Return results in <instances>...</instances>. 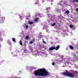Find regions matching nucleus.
<instances>
[{
	"label": "nucleus",
	"instance_id": "1",
	"mask_svg": "<svg viewBox=\"0 0 78 78\" xmlns=\"http://www.w3.org/2000/svg\"><path fill=\"white\" fill-rule=\"evenodd\" d=\"M34 72V75L36 76H46L50 75V74L48 73V72L44 68L37 69Z\"/></svg>",
	"mask_w": 78,
	"mask_h": 78
},
{
	"label": "nucleus",
	"instance_id": "2",
	"mask_svg": "<svg viewBox=\"0 0 78 78\" xmlns=\"http://www.w3.org/2000/svg\"><path fill=\"white\" fill-rule=\"evenodd\" d=\"M63 75H65V76H69L71 77V78H74L75 76L72 73H69L67 72H64L63 73Z\"/></svg>",
	"mask_w": 78,
	"mask_h": 78
},
{
	"label": "nucleus",
	"instance_id": "3",
	"mask_svg": "<svg viewBox=\"0 0 78 78\" xmlns=\"http://www.w3.org/2000/svg\"><path fill=\"white\" fill-rule=\"evenodd\" d=\"M56 48L54 47H51L49 48V51H51V50H55Z\"/></svg>",
	"mask_w": 78,
	"mask_h": 78
},
{
	"label": "nucleus",
	"instance_id": "4",
	"mask_svg": "<svg viewBox=\"0 0 78 78\" xmlns=\"http://www.w3.org/2000/svg\"><path fill=\"white\" fill-rule=\"evenodd\" d=\"M69 47L70 49L71 50H74V48H73V46L72 45H69Z\"/></svg>",
	"mask_w": 78,
	"mask_h": 78
},
{
	"label": "nucleus",
	"instance_id": "5",
	"mask_svg": "<svg viewBox=\"0 0 78 78\" xmlns=\"http://www.w3.org/2000/svg\"><path fill=\"white\" fill-rule=\"evenodd\" d=\"M39 20V18H36L34 19V21L35 22H38V21Z\"/></svg>",
	"mask_w": 78,
	"mask_h": 78
},
{
	"label": "nucleus",
	"instance_id": "6",
	"mask_svg": "<svg viewBox=\"0 0 78 78\" xmlns=\"http://www.w3.org/2000/svg\"><path fill=\"white\" fill-rule=\"evenodd\" d=\"M76 2L77 3H78V0H73L72 2V3H76Z\"/></svg>",
	"mask_w": 78,
	"mask_h": 78
},
{
	"label": "nucleus",
	"instance_id": "7",
	"mask_svg": "<svg viewBox=\"0 0 78 78\" xmlns=\"http://www.w3.org/2000/svg\"><path fill=\"white\" fill-rule=\"evenodd\" d=\"M59 48V45H57L56 47V48H55V50H58V49Z\"/></svg>",
	"mask_w": 78,
	"mask_h": 78
},
{
	"label": "nucleus",
	"instance_id": "8",
	"mask_svg": "<svg viewBox=\"0 0 78 78\" xmlns=\"http://www.w3.org/2000/svg\"><path fill=\"white\" fill-rule=\"evenodd\" d=\"M19 44L20 45H21V46H22L23 45V44H22V41L20 40L19 42Z\"/></svg>",
	"mask_w": 78,
	"mask_h": 78
},
{
	"label": "nucleus",
	"instance_id": "9",
	"mask_svg": "<svg viewBox=\"0 0 78 78\" xmlns=\"http://www.w3.org/2000/svg\"><path fill=\"white\" fill-rule=\"evenodd\" d=\"M28 23H29V25H32V24H33V22H32L29 21Z\"/></svg>",
	"mask_w": 78,
	"mask_h": 78
},
{
	"label": "nucleus",
	"instance_id": "10",
	"mask_svg": "<svg viewBox=\"0 0 78 78\" xmlns=\"http://www.w3.org/2000/svg\"><path fill=\"white\" fill-rule=\"evenodd\" d=\"M29 39V36H26V39L27 40V39Z\"/></svg>",
	"mask_w": 78,
	"mask_h": 78
},
{
	"label": "nucleus",
	"instance_id": "11",
	"mask_svg": "<svg viewBox=\"0 0 78 78\" xmlns=\"http://www.w3.org/2000/svg\"><path fill=\"white\" fill-rule=\"evenodd\" d=\"M12 40L13 42H16V40L15 39V38H13Z\"/></svg>",
	"mask_w": 78,
	"mask_h": 78
},
{
	"label": "nucleus",
	"instance_id": "12",
	"mask_svg": "<svg viewBox=\"0 0 78 78\" xmlns=\"http://www.w3.org/2000/svg\"><path fill=\"white\" fill-rule=\"evenodd\" d=\"M49 9H51V8L50 7H49V8H46V10L47 11H48V10H49Z\"/></svg>",
	"mask_w": 78,
	"mask_h": 78
},
{
	"label": "nucleus",
	"instance_id": "13",
	"mask_svg": "<svg viewBox=\"0 0 78 78\" xmlns=\"http://www.w3.org/2000/svg\"><path fill=\"white\" fill-rule=\"evenodd\" d=\"M69 27L70 28H73V26L72 25H70L69 26Z\"/></svg>",
	"mask_w": 78,
	"mask_h": 78
},
{
	"label": "nucleus",
	"instance_id": "14",
	"mask_svg": "<svg viewBox=\"0 0 78 78\" xmlns=\"http://www.w3.org/2000/svg\"><path fill=\"white\" fill-rule=\"evenodd\" d=\"M56 25V23H53V24H51V25L52 26H55V25Z\"/></svg>",
	"mask_w": 78,
	"mask_h": 78
},
{
	"label": "nucleus",
	"instance_id": "15",
	"mask_svg": "<svg viewBox=\"0 0 78 78\" xmlns=\"http://www.w3.org/2000/svg\"><path fill=\"white\" fill-rule=\"evenodd\" d=\"M69 12H70L68 10H67L66 11V14H69Z\"/></svg>",
	"mask_w": 78,
	"mask_h": 78
},
{
	"label": "nucleus",
	"instance_id": "16",
	"mask_svg": "<svg viewBox=\"0 0 78 78\" xmlns=\"http://www.w3.org/2000/svg\"><path fill=\"white\" fill-rule=\"evenodd\" d=\"M30 44H33V41L32 40L30 41Z\"/></svg>",
	"mask_w": 78,
	"mask_h": 78
},
{
	"label": "nucleus",
	"instance_id": "17",
	"mask_svg": "<svg viewBox=\"0 0 78 78\" xmlns=\"http://www.w3.org/2000/svg\"><path fill=\"white\" fill-rule=\"evenodd\" d=\"M75 73H76L77 74H78V72L77 71H75Z\"/></svg>",
	"mask_w": 78,
	"mask_h": 78
},
{
	"label": "nucleus",
	"instance_id": "18",
	"mask_svg": "<svg viewBox=\"0 0 78 78\" xmlns=\"http://www.w3.org/2000/svg\"><path fill=\"white\" fill-rule=\"evenodd\" d=\"M26 28L27 29V28H28V25L26 26Z\"/></svg>",
	"mask_w": 78,
	"mask_h": 78
},
{
	"label": "nucleus",
	"instance_id": "19",
	"mask_svg": "<svg viewBox=\"0 0 78 78\" xmlns=\"http://www.w3.org/2000/svg\"><path fill=\"white\" fill-rule=\"evenodd\" d=\"M43 44H46V42H45V41H43Z\"/></svg>",
	"mask_w": 78,
	"mask_h": 78
},
{
	"label": "nucleus",
	"instance_id": "20",
	"mask_svg": "<svg viewBox=\"0 0 78 78\" xmlns=\"http://www.w3.org/2000/svg\"><path fill=\"white\" fill-rule=\"evenodd\" d=\"M52 65H53V66H55V63H54L53 62H52Z\"/></svg>",
	"mask_w": 78,
	"mask_h": 78
},
{
	"label": "nucleus",
	"instance_id": "21",
	"mask_svg": "<svg viewBox=\"0 0 78 78\" xmlns=\"http://www.w3.org/2000/svg\"><path fill=\"white\" fill-rule=\"evenodd\" d=\"M33 41H35V39L34 38L33 40Z\"/></svg>",
	"mask_w": 78,
	"mask_h": 78
},
{
	"label": "nucleus",
	"instance_id": "22",
	"mask_svg": "<svg viewBox=\"0 0 78 78\" xmlns=\"http://www.w3.org/2000/svg\"><path fill=\"white\" fill-rule=\"evenodd\" d=\"M76 11H78V8L76 9Z\"/></svg>",
	"mask_w": 78,
	"mask_h": 78
},
{
	"label": "nucleus",
	"instance_id": "23",
	"mask_svg": "<svg viewBox=\"0 0 78 78\" xmlns=\"http://www.w3.org/2000/svg\"><path fill=\"white\" fill-rule=\"evenodd\" d=\"M48 17H49V16H50V14H48Z\"/></svg>",
	"mask_w": 78,
	"mask_h": 78
},
{
	"label": "nucleus",
	"instance_id": "24",
	"mask_svg": "<svg viewBox=\"0 0 78 78\" xmlns=\"http://www.w3.org/2000/svg\"><path fill=\"white\" fill-rule=\"evenodd\" d=\"M47 12H49V11H48Z\"/></svg>",
	"mask_w": 78,
	"mask_h": 78
},
{
	"label": "nucleus",
	"instance_id": "25",
	"mask_svg": "<svg viewBox=\"0 0 78 78\" xmlns=\"http://www.w3.org/2000/svg\"><path fill=\"white\" fill-rule=\"evenodd\" d=\"M0 65H1V64L0 63Z\"/></svg>",
	"mask_w": 78,
	"mask_h": 78
},
{
	"label": "nucleus",
	"instance_id": "26",
	"mask_svg": "<svg viewBox=\"0 0 78 78\" xmlns=\"http://www.w3.org/2000/svg\"><path fill=\"white\" fill-rule=\"evenodd\" d=\"M0 46H1V45H0Z\"/></svg>",
	"mask_w": 78,
	"mask_h": 78
}]
</instances>
